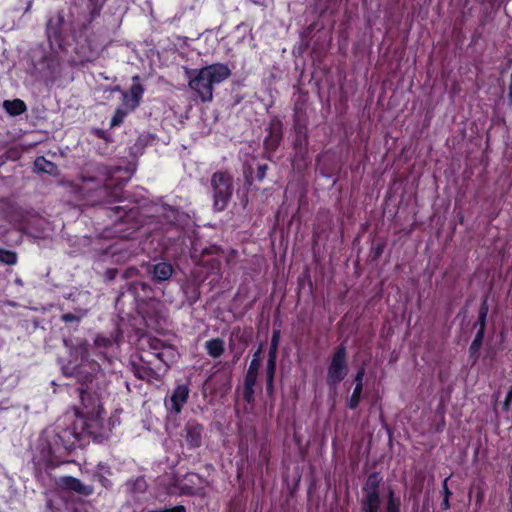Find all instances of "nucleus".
<instances>
[{
	"label": "nucleus",
	"instance_id": "obj_46",
	"mask_svg": "<svg viewBox=\"0 0 512 512\" xmlns=\"http://www.w3.org/2000/svg\"><path fill=\"white\" fill-rule=\"evenodd\" d=\"M486 321H487V316L478 315L477 322L475 323V326L478 327L477 331H482L483 333H485Z\"/></svg>",
	"mask_w": 512,
	"mask_h": 512
},
{
	"label": "nucleus",
	"instance_id": "obj_18",
	"mask_svg": "<svg viewBox=\"0 0 512 512\" xmlns=\"http://www.w3.org/2000/svg\"><path fill=\"white\" fill-rule=\"evenodd\" d=\"M208 76V82L211 85L220 84L231 76V70L227 64L213 63L211 65L202 67Z\"/></svg>",
	"mask_w": 512,
	"mask_h": 512
},
{
	"label": "nucleus",
	"instance_id": "obj_19",
	"mask_svg": "<svg viewBox=\"0 0 512 512\" xmlns=\"http://www.w3.org/2000/svg\"><path fill=\"white\" fill-rule=\"evenodd\" d=\"M221 248L217 245H211L202 249L199 262L208 266L211 271L220 270L221 267Z\"/></svg>",
	"mask_w": 512,
	"mask_h": 512
},
{
	"label": "nucleus",
	"instance_id": "obj_39",
	"mask_svg": "<svg viewBox=\"0 0 512 512\" xmlns=\"http://www.w3.org/2000/svg\"><path fill=\"white\" fill-rule=\"evenodd\" d=\"M113 344L112 340L108 337L98 335L94 340V345L97 349H106L111 347Z\"/></svg>",
	"mask_w": 512,
	"mask_h": 512
},
{
	"label": "nucleus",
	"instance_id": "obj_5",
	"mask_svg": "<svg viewBox=\"0 0 512 512\" xmlns=\"http://www.w3.org/2000/svg\"><path fill=\"white\" fill-rule=\"evenodd\" d=\"M348 354L344 343L339 344L332 354L327 367L326 384L330 390H336L348 374Z\"/></svg>",
	"mask_w": 512,
	"mask_h": 512
},
{
	"label": "nucleus",
	"instance_id": "obj_38",
	"mask_svg": "<svg viewBox=\"0 0 512 512\" xmlns=\"http://www.w3.org/2000/svg\"><path fill=\"white\" fill-rule=\"evenodd\" d=\"M258 372L259 371H255V370H252V369H249L247 370L245 376H244V386H255L256 384V381H257V377H258Z\"/></svg>",
	"mask_w": 512,
	"mask_h": 512
},
{
	"label": "nucleus",
	"instance_id": "obj_2",
	"mask_svg": "<svg viewBox=\"0 0 512 512\" xmlns=\"http://www.w3.org/2000/svg\"><path fill=\"white\" fill-rule=\"evenodd\" d=\"M69 32L67 34L63 13L59 12L48 19L46 34L50 46L66 54L73 53L74 65L84 66L94 62L106 47L90 22L72 25Z\"/></svg>",
	"mask_w": 512,
	"mask_h": 512
},
{
	"label": "nucleus",
	"instance_id": "obj_47",
	"mask_svg": "<svg viewBox=\"0 0 512 512\" xmlns=\"http://www.w3.org/2000/svg\"><path fill=\"white\" fill-rule=\"evenodd\" d=\"M266 394L272 398L274 396V378H266Z\"/></svg>",
	"mask_w": 512,
	"mask_h": 512
},
{
	"label": "nucleus",
	"instance_id": "obj_57",
	"mask_svg": "<svg viewBox=\"0 0 512 512\" xmlns=\"http://www.w3.org/2000/svg\"><path fill=\"white\" fill-rule=\"evenodd\" d=\"M240 341H242V342H246V340L244 339V336H243V335H242V336H240Z\"/></svg>",
	"mask_w": 512,
	"mask_h": 512
},
{
	"label": "nucleus",
	"instance_id": "obj_9",
	"mask_svg": "<svg viewBox=\"0 0 512 512\" xmlns=\"http://www.w3.org/2000/svg\"><path fill=\"white\" fill-rule=\"evenodd\" d=\"M204 435L205 428L203 424L194 419L188 420L182 430V437L185 439L189 449L201 447Z\"/></svg>",
	"mask_w": 512,
	"mask_h": 512
},
{
	"label": "nucleus",
	"instance_id": "obj_32",
	"mask_svg": "<svg viewBox=\"0 0 512 512\" xmlns=\"http://www.w3.org/2000/svg\"><path fill=\"white\" fill-rule=\"evenodd\" d=\"M280 337H281L280 329H274L272 332V337H271V341H270L268 357L277 358Z\"/></svg>",
	"mask_w": 512,
	"mask_h": 512
},
{
	"label": "nucleus",
	"instance_id": "obj_3",
	"mask_svg": "<svg viewBox=\"0 0 512 512\" xmlns=\"http://www.w3.org/2000/svg\"><path fill=\"white\" fill-rule=\"evenodd\" d=\"M120 167H109L96 161L86 162L78 174V193L89 205L114 203L121 200L126 180L112 182Z\"/></svg>",
	"mask_w": 512,
	"mask_h": 512
},
{
	"label": "nucleus",
	"instance_id": "obj_24",
	"mask_svg": "<svg viewBox=\"0 0 512 512\" xmlns=\"http://www.w3.org/2000/svg\"><path fill=\"white\" fill-rule=\"evenodd\" d=\"M484 336L485 333H483L482 331H477L474 339L472 340L468 348L469 360L471 361L472 364H475L479 359V352L483 344Z\"/></svg>",
	"mask_w": 512,
	"mask_h": 512
},
{
	"label": "nucleus",
	"instance_id": "obj_31",
	"mask_svg": "<svg viewBox=\"0 0 512 512\" xmlns=\"http://www.w3.org/2000/svg\"><path fill=\"white\" fill-rule=\"evenodd\" d=\"M18 261V255L15 251L0 248V263L6 265H15Z\"/></svg>",
	"mask_w": 512,
	"mask_h": 512
},
{
	"label": "nucleus",
	"instance_id": "obj_23",
	"mask_svg": "<svg viewBox=\"0 0 512 512\" xmlns=\"http://www.w3.org/2000/svg\"><path fill=\"white\" fill-rule=\"evenodd\" d=\"M497 0H479L482 6L481 15L479 18V26L484 27L487 23L493 20V9Z\"/></svg>",
	"mask_w": 512,
	"mask_h": 512
},
{
	"label": "nucleus",
	"instance_id": "obj_41",
	"mask_svg": "<svg viewBox=\"0 0 512 512\" xmlns=\"http://www.w3.org/2000/svg\"><path fill=\"white\" fill-rule=\"evenodd\" d=\"M94 479H97L98 482L101 484L102 487L105 489L112 488V482L108 478H106L102 473L95 472L93 475Z\"/></svg>",
	"mask_w": 512,
	"mask_h": 512
},
{
	"label": "nucleus",
	"instance_id": "obj_43",
	"mask_svg": "<svg viewBox=\"0 0 512 512\" xmlns=\"http://www.w3.org/2000/svg\"><path fill=\"white\" fill-rule=\"evenodd\" d=\"M81 320V317L76 315V314H73V313H64L61 315V321L64 322V323H79Z\"/></svg>",
	"mask_w": 512,
	"mask_h": 512
},
{
	"label": "nucleus",
	"instance_id": "obj_25",
	"mask_svg": "<svg viewBox=\"0 0 512 512\" xmlns=\"http://www.w3.org/2000/svg\"><path fill=\"white\" fill-rule=\"evenodd\" d=\"M207 354L212 358H219L225 351V343L221 338H213L205 343Z\"/></svg>",
	"mask_w": 512,
	"mask_h": 512
},
{
	"label": "nucleus",
	"instance_id": "obj_12",
	"mask_svg": "<svg viewBox=\"0 0 512 512\" xmlns=\"http://www.w3.org/2000/svg\"><path fill=\"white\" fill-rule=\"evenodd\" d=\"M268 134L264 138L263 145L267 152H275L283 139V124L282 121L274 116L267 128Z\"/></svg>",
	"mask_w": 512,
	"mask_h": 512
},
{
	"label": "nucleus",
	"instance_id": "obj_51",
	"mask_svg": "<svg viewBox=\"0 0 512 512\" xmlns=\"http://www.w3.org/2000/svg\"><path fill=\"white\" fill-rule=\"evenodd\" d=\"M98 469L100 470H103L105 473L111 475L112 474V471H111V468L110 466H108L107 464L105 463H99L98 466H97Z\"/></svg>",
	"mask_w": 512,
	"mask_h": 512
},
{
	"label": "nucleus",
	"instance_id": "obj_56",
	"mask_svg": "<svg viewBox=\"0 0 512 512\" xmlns=\"http://www.w3.org/2000/svg\"><path fill=\"white\" fill-rule=\"evenodd\" d=\"M509 491H512V465L510 467V471H509Z\"/></svg>",
	"mask_w": 512,
	"mask_h": 512
},
{
	"label": "nucleus",
	"instance_id": "obj_44",
	"mask_svg": "<svg viewBox=\"0 0 512 512\" xmlns=\"http://www.w3.org/2000/svg\"><path fill=\"white\" fill-rule=\"evenodd\" d=\"M268 165L266 163L259 164L256 171V180L261 182L266 177Z\"/></svg>",
	"mask_w": 512,
	"mask_h": 512
},
{
	"label": "nucleus",
	"instance_id": "obj_16",
	"mask_svg": "<svg viewBox=\"0 0 512 512\" xmlns=\"http://www.w3.org/2000/svg\"><path fill=\"white\" fill-rule=\"evenodd\" d=\"M364 376H365V367L361 366L357 370V372L354 376V379H353L354 388H353L352 394L346 400V407L349 410H356L360 404L361 396L363 393V387H364V384H363Z\"/></svg>",
	"mask_w": 512,
	"mask_h": 512
},
{
	"label": "nucleus",
	"instance_id": "obj_14",
	"mask_svg": "<svg viewBox=\"0 0 512 512\" xmlns=\"http://www.w3.org/2000/svg\"><path fill=\"white\" fill-rule=\"evenodd\" d=\"M133 84L129 91H122L123 104L128 108L129 111H134L139 107L145 88L140 84V76L136 75L132 78Z\"/></svg>",
	"mask_w": 512,
	"mask_h": 512
},
{
	"label": "nucleus",
	"instance_id": "obj_17",
	"mask_svg": "<svg viewBox=\"0 0 512 512\" xmlns=\"http://www.w3.org/2000/svg\"><path fill=\"white\" fill-rule=\"evenodd\" d=\"M140 361L146 363L147 383L160 384L163 382L164 376L167 373L165 365L157 364L154 360L145 356H141Z\"/></svg>",
	"mask_w": 512,
	"mask_h": 512
},
{
	"label": "nucleus",
	"instance_id": "obj_33",
	"mask_svg": "<svg viewBox=\"0 0 512 512\" xmlns=\"http://www.w3.org/2000/svg\"><path fill=\"white\" fill-rule=\"evenodd\" d=\"M306 118V101L304 99L298 98L293 107V119H303Z\"/></svg>",
	"mask_w": 512,
	"mask_h": 512
},
{
	"label": "nucleus",
	"instance_id": "obj_4",
	"mask_svg": "<svg viewBox=\"0 0 512 512\" xmlns=\"http://www.w3.org/2000/svg\"><path fill=\"white\" fill-rule=\"evenodd\" d=\"M213 209L216 212L224 211L232 198L234 179L228 171H216L210 178Z\"/></svg>",
	"mask_w": 512,
	"mask_h": 512
},
{
	"label": "nucleus",
	"instance_id": "obj_35",
	"mask_svg": "<svg viewBox=\"0 0 512 512\" xmlns=\"http://www.w3.org/2000/svg\"><path fill=\"white\" fill-rule=\"evenodd\" d=\"M131 370L136 378L147 382L146 363L141 362L140 364H138L132 362Z\"/></svg>",
	"mask_w": 512,
	"mask_h": 512
},
{
	"label": "nucleus",
	"instance_id": "obj_27",
	"mask_svg": "<svg viewBox=\"0 0 512 512\" xmlns=\"http://www.w3.org/2000/svg\"><path fill=\"white\" fill-rule=\"evenodd\" d=\"M111 211L117 217V220L121 223L127 222L130 219H133L138 214V209L133 207L130 209H126L124 206H115L111 208Z\"/></svg>",
	"mask_w": 512,
	"mask_h": 512
},
{
	"label": "nucleus",
	"instance_id": "obj_48",
	"mask_svg": "<svg viewBox=\"0 0 512 512\" xmlns=\"http://www.w3.org/2000/svg\"><path fill=\"white\" fill-rule=\"evenodd\" d=\"M488 312H489L488 300H487V297H485L480 304L478 315L487 316Z\"/></svg>",
	"mask_w": 512,
	"mask_h": 512
},
{
	"label": "nucleus",
	"instance_id": "obj_36",
	"mask_svg": "<svg viewBox=\"0 0 512 512\" xmlns=\"http://www.w3.org/2000/svg\"><path fill=\"white\" fill-rule=\"evenodd\" d=\"M263 352V345L260 344L258 349L254 352L252 360L249 364V369L257 370L259 371L260 365H261V354Z\"/></svg>",
	"mask_w": 512,
	"mask_h": 512
},
{
	"label": "nucleus",
	"instance_id": "obj_28",
	"mask_svg": "<svg viewBox=\"0 0 512 512\" xmlns=\"http://www.w3.org/2000/svg\"><path fill=\"white\" fill-rule=\"evenodd\" d=\"M150 286L143 281H132L128 283V291L135 297H149L148 291H150Z\"/></svg>",
	"mask_w": 512,
	"mask_h": 512
},
{
	"label": "nucleus",
	"instance_id": "obj_22",
	"mask_svg": "<svg viewBox=\"0 0 512 512\" xmlns=\"http://www.w3.org/2000/svg\"><path fill=\"white\" fill-rule=\"evenodd\" d=\"M34 170L38 173H45L50 176H57L59 174L58 166L54 162L47 160L44 156L36 157Z\"/></svg>",
	"mask_w": 512,
	"mask_h": 512
},
{
	"label": "nucleus",
	"instance_id": "obj_30",
	"mask_svg": "<svg viewBox=\"0 0 512 512\" xmlns=\"http://www.w3.org/2000/svg\"><path fill=\"white\" fill-rule=\"evenodd\" d=\"M385 512H401V500L395 496L393 490H389L385 506Z\"/></svg>",
	"mask_w": 512,
	"mask_h": 512
},
{
	"label": "nucleus",
	"instance_id": "obj_6",
	"mask_svg": "<svg viewBox=\"0 0 512 512\" xmlns=\"http://www.w3.org/2000/svg\"><path fill=\"white\" fill-rule=\"evenodd\" d=\"M382 481L383 477L379 472L368 475L362 486L363 496L360 502L362 512H380L382 501L379 488Z\"/></svg>",
	"mask_w": 512,
	"mask_h": 512
},
{
	"label": "nucleus",
	"instance_id": "obj_54",
	"mask_svg": "<svg viewBox=\"0 0 512 512\" xmlns=\"http://www.w3.org/2000/svg\"><path fill=\"white\" fill-rule=\"evenodd\" d=\"M508 100L512 105V79H510L509 87H508Z\"/></svg>",
	"mask_w": 512,
	"mask_h": 512
},
{
	"label": "nucleus",
	"instance_id": "obj_49",
	"mask_svg": "<svg viewBox=\"0 0 512 512\" xmlns=\"http://www.w3.org/2000/svg\"><path fill=\"white\" fill-rule=\"evenodd\" d=\"M384 247H385L384 243H378V244L373 248V257H374L375 259H378V258L382 255V253H383V251H384Z\"/></svg>",
	"mask_w": 512,
	"mask_h": 512
},
{
	"label": "nucleus",
	"instance_id": "obj_21",
	"mask_svg": "<svg viewBox=\"0 0 512 512\" xmlns=\"http://www.w3.org/2000/svg\"><path fill=\"white\" fill-rule=\"evenodd\" d=\"M185 300L189 305H194L200 298V284L194 280H188L182 285Z\"/></svg>",
	"mask_w": 512,
	"mask_h": 512
},
{
	"label": "nucleus",
	"instance_id": "obj_7",
	"mask_svg": "<svg viewBox=\"0 0 512 512\" xmlns=\"http://www.w3.org/2000/svg\"><path fill=\"white\" fill-rule=\"evenodd\" d=\"M189 87L197 94L202 102H210L213 99V86L208 82L207 73L201 69L189 72Z\"/></svg>",
	"mask_w": 512,
	"mask_h": 512
},
{
	"label": "nucleus",
	"instance_id": "obj_15",
	"mask_svg": "<svg viewBox=\"0 0 512 512\" xmlns=\"http://www.w3.org/2000/svg\"><path fill=\"white\" fill-rule=\"evenodd\" d=\"M151 348L154 350V352L151 353V359L157 364L165 365L168 371L170 363L173 362L175 356L172 347L164 345L160 340H154L151 342Z\"/></svg>",
	"mask_w": 512,
	"mask_h": 512
},
{
	"label": "nucleus",
	"instance_id": "obj_11",
	"mask_svg": "<svg viewBox=\"0 0 512 512\" xmlns=\"http://www.w3.org/2000/svg\"><path fill=\"white\" fill-rule=\"evenodd\" d=\"M179 490L184 496H201L205 490V479L197 473H187L179 484Z\"/></svg>",
	"mask_w": 512,
	"mask_h": 512
},
{
	"label": "nucleus",
	"instance_id": "obj_1",
	"mask_svg": "<svg viewBox=\"0 0 512 512\" xmlns=\"http://www.w3.org/2000/svg\"><path fill=\"white\" fill-rule=\"evenodd\" d=\"M101 372V365L92 360L84 361L75 366L71 375L81 383L79 394L81 407L75 408L74 415H65L56 423L54 434L47 439L43 454L47 469H54L66 463V457L77 447L102 438L104 408L101 395L93 389V381Z\"/></svg>",
	"mask_w": 512,
	"mask_h": 512
},
{
	"label": "nucleus",
	"instance_id": "obj_20",
	"mask_svg": "<svg viewBox=\"0 0 512 512\" xmlns=\"http://www.w3.org/2000/svg\"><path fill=\"white\" fill-rule=\"evenodd\" d=\"M173 271V266L168 262H158L148 268L151 279L156 283L169 280Z\"/></svg>",
	"mask_w": 512,
	"mask_h": 512
},
{
	"label": "nucleus",
	"instance_id": "obj_26",
	"mask_svg": "<svg viewBox=\"0 0 512 512\" xmlns=\"http://www.w3.org/2000/svg\"><path fill=\"white\" fill-rule=\"evenodd\" d=\"M3 107L11 116H19L27 110L25 102L21 99L5 100Z\"/></svg>",
	"mask_w": 512,
	"mask_h": 512
},
{
	"label": "nucleus",
	"instance_id": "obj_29",
	"mask_svg": "<svg viewBox=\"0 0 512 512\" xmlns=\"http://www.w3.org/2000/svg\"><path fill=\"white\" fill-rule=\"evenodd\" d=\"M43 63L46 64V67L49 70L48 77L56 78L61 72V65L59 57L56 55H48L44 56Z\"/></svg>",
	"mask_w": 512,
	"mask_h": 512
},
{
	"label": "nucleus",
	"instance_id": "obj_34",
	"mask_svg": "<svg viewBox=\"0 0 512 512\" xmlns=\"http://www.w3.org/2000/svg\"><path fill=\"white\" fill-rule=\"evenodd\" d=\"M294 136H308L307 119H293Z\"/></svg>",
	"mask_w": 512,
	"mask_h": 512
},
{
	"label": "nucleus",
	"instance_id": "obj_45",
	"mask_svg": "<svg viewBox=\"0 0 512 512\" xmlns=\"http://www.w3.org/2000/svg\"><path fill=\"white\" fill-rule=\"evenodd\" d=\"M512 403V385L509 387L503 402V411L508 412Z\"/></svg>",
	"mask_w": 512,
	"mask_h": 512
},
{
	"label": "nucleus",
	"instance_id": "obj_10",
	"mask_svg": "<svg viewBox=\"0 0 512 512\" xmlns=\"http://www.w3.org/2000/svg\"><path fill=\"white\" fill-rule=\"evenodd\" d=\"M55 484L60 490L74 492L84 497H89L94 493L92 485H86L80 479L69 475L58 477Z\"/></svg>",
	"mask_w": 512,
	"mask_h": 512
},
{
	"label": "nucleus",
	"instance_id": "obj_42",
	"mask_svg": "<svg viewBox=\"0 0 512 512\" xmlns=\"http://www.w3.org/2000/svg\"><path fill=\"white\" fill-rule=\"evenodd\" d=\"M254 387L255 386H244L243 385V399L247 403H252L254 401Z\"/></svg>",
	"mask_w": 512,
	"mask_h": 512
},
{
	"label": "nucleus",
	"instance_id": "obj_55",
	"mask_svg": "<svg viewBox=\"0 0 512 512\" xmlns=\"http://www.w3.org/2000/svg\"><path fill=\"white\" fill-rule=\"evenodd\" d=\"M507 507H508V511L512 512V491H509V501H508Z\"/></svg>",
	"mask_w": 512,
	"mask_h": 512
},
{
	"label": "nucleus",
	"instance_id": "obj_37",
	"mask_svg": "<svg viewBox=\"0 0 512 512\" xmlns=\"http://www.w3.org/2000/svg\"><path fill=\"white\" fill-rule=\"evenodd\" d=\"M127 114H128V111H126L122 108H117L115 110V113H114L112 119H111V126L112 127L120 126L123 123Z\"/></svg>",
	"mask_w": 512,
	"mask_h": 512
},
{
	"label": "nucleus",
	"instance_id": "obj_53",
	"mask_svg": "<svg viewBox=\"0 0 512 512\" xmlns=\"http://www.w3.org/2000/svg\"><path fill=\"white\" fill-rule=\"evenodd\" d=\"M484 499L483 491L479 490L476 494V505L480 506Z\"/></svg>",
	"mask_w": 512,
	"mask_h": 512
},
{
	"label": "nucleus",
	"instance_id": "obj_52",
	"mask_svg": "<svg viewBox=\"0 0 512 512\" xmlns=\"http://www.w3.org/2000/svg\"><path fill=\"white\" fill-rule=\"evenodd\" d=\"M450 500L449 498L443 497L442 503H441V509L442 510H448L450 509Z\"/></svg>",
	"mask_w": 512,
	"mask_h": 512
},
{
	"label": "nucleus",
	"instance_id": "obj_8",
	"mask_svg": "<svg viewBox=\"0 0 512 512\" xmlns=\"http://www.w3.org/2000/svg\"><path fill=\"white\" fill-rule=\"evenodd\" d=\"M189 395H190L189 386L184 383H178L174 387L169 399L165 400L166 408L171 413H174L176 415L180 414L183 410V407L188 402Z\"/></svg>",
	"mask_w": 512,
	"mask_h": 512
},
{
	"label": "nucleus",
	"instance_id": "obj_13",
	"mask_svg": "<svg viewBox=\"0 0 512 512\" xmlns=\"http://www.w3.org/2000/svg\"><path fill=\"white\" fill-rule=\"evenodd\" d=\"M308 136H294L292 141L293 156L291 159L292 167L301 170L307 166L308 160Z\"/></svg>",
	"mask_w": 512,
	"mask_h": 512
},
{
	"label": "nucleus",
	"instance_id": "obj_40",
	"mask_svg": "<svg viewBox=\"0 0 512 512\" xmlns=\"http://www.w3.org/2000/svg\"><path fill=\"white\" fill-rule=\"evenodd\" d=\"M277 358L268 357L266 365V378H275Z\"/></svg>",
	"mask_w": 512,
	"mask_h": 512
},
{
	"label": "nucleus",
	"instance_id": "obj_50",
	"mask_svg": "<svg viewBox=\"0 0 512 512\" xmlns=\"http://www.w3.org/2000/svg\"><path fill=\"white\" fill-rule=\"evenodd\" d=\"M448 480H449V477L445 478L442 483L443 497H446V498H450V496L452 495V492L448 488Z\"/></svg>",
	"mask_w": 512,
	"mask_h": 512
}]
</instances>
